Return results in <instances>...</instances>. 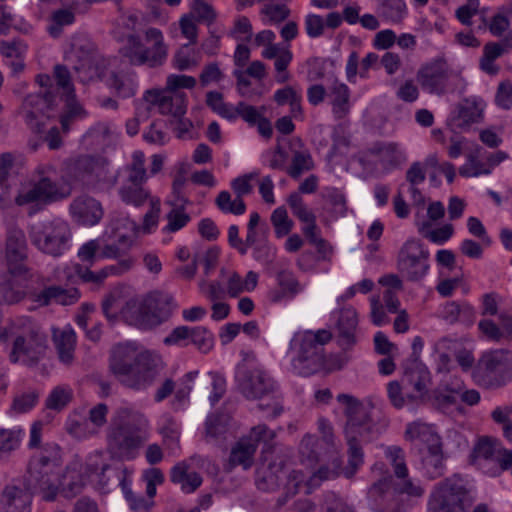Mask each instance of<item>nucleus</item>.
Wrapping results in <instances>:
<instances>
[{"label":"nucleus","mask_w":512,"mask_h":512,"mask_svg":"<svg viewBox=\"0 0 512 512\" xmlns=\"http://www.w3.org/2000/svg\"><path fill=\"white\" fill-rule=\"evenodd\" d=\"M215 202L217 207L224 213L242 215L246 210L243 199L236 196V198L232 200L231 194L228 191H221Z\"/></svg>","instance_id":"nucleus-54"},{"label":"nucleus","mask_w":512,"mask_h":512,"mask_svg":"<svg viewBox=\"0 0 512 512\" xmlns=\"http://www.w3.org/2000/svg\"><path fill=\"white\" fill-rule=\"evenodd\" d=\"M66 432L77 440H84L96 436L86 416L80 413H71L65 422Z\"/></svg>","instance_id":"nucleus-40"},{"label":"nucleus","mask_w":512,"mask_h":512,"mask_svg":"<svg viewBox=\"0 0 512 512\" xmlns=\"http://www.w3.org/2000/svg\"><path fill=\"white\" fill-rule=\"evenodd\" d=\"M290 9L285 4L268 3L260 9L261 21L264 25H279L290 16Z\"/></svg>","instance_id":"nucleus-47"},{"label":"nucleus","mask_w":512,"mask_h":512,"mask_svg":"<svg viewBox=\"0 0 512 512\" xmlns=\"http://www.w3.org/2000/svg\"><path fill=\"white\" fill-rule=\"evenodd\" d=\"M191 11L196 16L198 22H203L207 25H211L217 17L212 5L204 0H192Z\"/></svg>","instance_id":"nucleus-61"},{"label":"nucleus","mask_w":512,"mask_h":512,"mask_svg":"<svg viewBox=\"0 0 512 512\" xmlns=\"http://www.w3.org/2000/svg\"><path fill=\"white\" fill-rule=\"evenodd\" d=\"M284 475V461L280 457H275L268 461L265 457L264 461L257 468L255 474V485L262 492L272 493L277 491L282 482Z\"/></svg>","instance_id":"nucleus-26"},{"label":"nucleus","mask_w":512,"mask_h":512,"mask_svg":"<svg viewBox=\"0 0 512 512\" xmlns=\"http://www.w3.org/2000/svg\"><path fill=\"white\" fill-rule=\"evenodd\" d=\"M422 469L425 475L433 480L444 474V457L442 445L426 449L421 457Z\"/></svg>","instance_id":"nucleus-38"},{"label":"nucleus","mask_w":512,"mask_h":512,"mask_svg":"<svg viewBox=\"0 0 512 512\" xmlns=\"http://www.w3.org/2000/svg\"><path fill=\"white\" fill-rule=\"evenodd\" d=\"M161 358L149 351L137 352L130 345L116 346L110 369L125 387L140 391L151 386L162 370Z\"/></svg>","instance_id":"nucleus-3"},{"label":"nucleus","mask_w":512,"mask_h":512,"mask_svg":"<svg viewBox=\"0 0 512 512\" xmlns=\"http://www.w3.org/2000/svg\"><path fill=\"white\" fill-rule=\"evenodd\" d=\"M68 173L75 180L86 183L115 181L110 175L109 162L100 156L82 155L70 161Z\"/></svg>","instance_id":"nucleus-21"},{"label":"nucleus","mask_w":512,"mask_h":512,"mask_svg":"<svg viewBox=\"0 0 512 512\" xmlns=\"http://www.w3.org/2000/svg\"><path fill=\"white\" fill-rule=\"evenodd\" d=\"M357 326V312L353 308H344L339 312L336 323L337 343L343 350H349L356 344Z\"/></svg>","instance_id":"nucleus-29"},{"label":"nucleus","mask_w":512,"mask_h":512,"mask_svg":"<svg viewBox=\"0 0 512 512\" xmlns=\"http://www.w3.org/2000/svg\"><path fill=\"white\" fill-rule=\"evenodd\" d=\"M121 176V184L136 185L145 184L148 175L145 168V155L142 151H134L131 162L126 164L119 172Z\"/></svg>","instance_id":"nucleus-33"},{"label":"nucleus","mask_w":512,"mask_h":512,"mask_svg":"<svg viewBox=\"0 0 512 512\" xmlns=\"http://www.w3.org/2000/svg\"><path fill=\"white\" fill-rule=\"evenodd\" d=\"M309 482V477L301 470L293 469L291 471H286L284 469L283 475V494L279 496L276 500L277 508H281L286 503L298 494L302 488L307 487Z\"/></svg>","instance_id":"nucleus-32"},{"label":"nucleus","mask_w":512,"mask_h":512,"mask_svg":"<svg viewBox=\"0 0 512 512\" xmlns=\"http://www.w3.org/2000/svg\"><path fill=\"white\" fill-rule=\"evenodd\" d=\"M145 46L140 37L131 34L127 37L125 45L120 49L123 57L135 66L146 65L149 68L162 66L168 57V47L165 44L162 32L157 28L145 31Z\"/></svg>","instance_id":"nucleus-11"},{"label":"nucleus","mask_w":512,"mask_h":512,"mask_svg":"<svg viewBox=\"0 0 512 512\" xmlns=\"http://www.w3.org/2000/svg\"><path fill=\"white\" fill-rule=\"evenodd\" d=\"M270 219L277 238H282L288 235L294 225L293 221L288 217L287 210L284 207L276 208L272 212Z\"/></svg>","instance_id":"nucleus-55"},{"label":"nucleus","mask_w":512,"mask_h":512,"mask_svg":"<svg viewBox=\"0 0 512 512\" xmlns=\"http://www.w3.org/2000/svg\"><path fill=\"white\" fill-rule=\"evenodd\" d=\"M317 438L307 434L303 437L299 445L301 461L307 465H313L319 460V454L316 450Z\"/></svg>","instance_id":"nucleus-60"},{"label":"nucleus","mask_w":512,"mask_h":512,"mask_svg":"<svg viewBox=\"0 0 512 512\" xmlns=\"http://www.w3.org/2000/svg\"><path fill=\"white\" fill-rule=\"evenodd\" d=\"M14 277L11 276L0 281L1 303L8 305L16 304L28 296L40 306H47L52 301L62 305H70L79 298V293L76 289H64L61 286L53 285L38 292L28 283L21 285Z\"/></svg>","instance_id":"nucleus-9"},{"label":"nucleus","mask_w":512,"mask_h":512,"mask_svg":"<svg viewBox=\"0 0 512 512\" xmlns=\"http://www.w3.org/2000/svg\"><path fill=\"white\" fill-rule=\"evenodd\" d=\"M332 106L336 118L341 119L349 112L350 90L344 83H335L332 87Z\"/></svg>","instance_id":"nucleus-50"},{"label":"nucleus","mask_w":512,"mask_h":512,"mask_svg":"<svg viewBox=\"0 0 512 512\" xmlns=\"http://www.w3.org/2000/svg\"><path fill=\"white\" fill-rule=\"evenodd\" d=\"M86 470L90 475L97 476L98 482L103 488L108 485L111 477L107 476L106 473L111 471L112 468L108 463L103 462L101 452H95L88 457Z\"/></svg>","instance_id":"nucleus-51"},{"label":"nucleus","mask_w":512,"mask_h":512,"mask_svg":"<svg viewBox=\"0 0 512 512\" xmlns=\"http://www.w3.org/2000/svg\"><path fill=\"white\" fill-rule=\"evenodd\" d=\"M313 167L314 162L308 151H295L287 173L291 178L298 179L303 173L312 170Z\"/></svg>","instance_id":"nucleus-53"},{"label":"nucleus","mask_w":512,"mask_h":512,"mask_svg":"<svg viewBox=\"0 0 512 512\" xmlns=\"http://www.w3.org/2000/svg\"><path fill=\"white\" fill-rule=\"evenodd\" d=\"M150 437L147 417L127 406L119 407L106 431V451L111 459L134 460Z\"/></svg>","instance_id":"nucleus-1"},{"label":"nucleus","mask_w":512,"mask_h":512,"mask_svg":"<svg viewBox=\"0 0 512 512\" xmlns=\"http://www.w3.org/2000/svg\"><path fill=\"white\" fill-rule=\"evenodd\" d=\"M80 82L86 83L104 76L105 61L100 60L95 45L86 37H76L67 55Z\"/></svg>","instance_id":"nucleus-17"},{"label":"nucleus","mask_w":512,"mask_h":512,"mask_svg":"<svg viewBox=\"0 0 512 512\" xmlns=\"http://www.w3.org/2000/svg\"><path fill=\"white\" fill-rule=\"evenodd\" d=\"M337 400L345 406L344 436L348 446L346 476L351 477L364 463L362 444L372 441L382 431L373 421L371 406L363 404L349 394H339Z\"/></svg>","instance_id":"nucleus-2"},{"label":"nucleus","mask_w":512,"mask_h":512,"mask_svg":"<svg viewBox=\"0 0 512 512\" xmlns=\"http://www.w3.org/2000/svg\"><path fill=\"white\" fill-rule=\"evenodd\" d=\"M143 100L158 108L162 115L182 118L187 111V94L173 93L164 89H150L144 93Z\"/></svg>","instance_id":"nucleus-24"},{"label":"nucleus","mask_w":512,"mask_h":512,"mask_svg":"<svg viewBox=\"0 0 512 512\" xmlns=\"http://www.w3.org/2000/svg\"><path fill=\"white\" fill-rule=\"evenodd\" d=\"M431 382L429 370L418 362H413L404 371L402 377L403 389L407 401L412 403L428 401V386Z\"/></svg>","instance_id":"nucleus-22"},{"label":"nucleus","mask_w":512,"mask_h":512,"mask_svg":"<svg viewBox=\"0 0 512 512\" xmlns=\"http://www.w3.org/2000/svg\"><path fill=\"white\" fill-rule=\"evenodd\" d=\"M480 399L479 391L466 389L464 381L454 375H446L428 396V402L440 411L456 406L459 400L468 406H474Z\"/></svg>","instance_id":"nucleus-15"},{"label":"nucleus","mask_w":512,"mask_h":512,"mask_svg":"<svg viewBox=\"0 0 512 512\" xmlns=\"http://www.w3.org/2000/svg\"><path fill=\"white\" fill-rule=\"evenodd\" d=\"M53 338L60 361L64 364L72 363L76 345V335L73 329L66 327L62 330H55Z\"/></svg>","instance_id":"nucleus-37"},{"label":"nucleus","mask_w":512,"mask_h":512,"mask_svg":"<svg viewBox=\"0 0 512 512\" xmlns=\"http://www.w3.org/2000/svg\"><path fill=\"white\" fill-rule=\"evenodd\" d=\"M5 257L11 276H26L29 272L24 264L27 259L26 237L22 230L10 228L6 238Z\"/></svg>","instance_id":"nucleus-23"},{"label":"nucleus","mask_w":512,"mask_h":512,"mask_svg":"<svg viewBox=\"0 0 512 512\" xmlns=\"http://www.w3.org/2000/svg\"><path fill=\"white\" fill-rule=\"evenodd\" d=\"M23 434L20 428L0 429V459L9 457L20 447Z\"/></svg>","instance_id":"nucleus-45"},{"label":"nucleus","mask_w":512,"mask_h":512,"mask_svg":"<svg viewBox=\"0 0 512 512\" xmlns=\"http://www.w3.org/2000/svg\"><path fill=\"white\" fill-rule=\"evenodd\" d=\"M418 232L426 239L435 244H444L448 241L453 233L454 227L452 224H445L440 228L432 229L430 221H416Z\"/></svg>","instance_id":"nucleus-44"},{"label":"nucleus","mask_w":512,"mask_h":512,"mask_svg":"<svg viewBox=\"0 0 512 512\" xmlns=\"http://www.w3.org/2000/svg\"><path fill=\"white\" fill-rule=\"evenodd\" d=\"M59 464L56 457L41 453L33 457L28 466L25 484L28 490L36 491L45 501H54L58 494Z\"/></svg>","instance_id":"nucleus-14"},{"label":"nucleus","mask_w":512,"mask_h":512,"mask_svg":"<svg viewBox=\"0 0 512 512\" xmlns=\"http://www.w3.org/2000/svg\"><path fill=\"white\" fill-rule=\"evenodd\" d=\"M36 491L28 490L25 484L24 488L15 484L7 485L1 496V506L4 512H30L32 494Z\"/></svg>","instance_id":"nucleus-28"},{"label":"nucleus","mask_w":512,"mask_h":512,"mask_svg":"<svg viewBox=\"0 0 512 512\" xmlns=\"http://www.w3.org/2000/svg\"><path fill=\"white\" fill-rule=\"evenodd\" d=\"M39 394L35 390L27 391L15 396L11 409L17 413L30 411L38 402Z\"/></svg>","instance_id":"nucleus-62"},{"label":"nucleus","mask_w":512,"mask_h":512,"mask_svg":"<svg viewBox=\"0 0 512 512\" xmlns=\"http://www.w3.org/2000/svg\"><path fill=\"white\" fill-rule=\"evenodd\" d=\"M385 459L392 468L393 474L388 471L373 483L368 490V499L376 508V512H400V509L387 510L383 508L387 495L392 490L395 494H406L410 497H421L424 489L418 481L409 476L406 464V454L398 445L382 446Z\"/></svg>","instance_id":"nucleus-4"},{"label":"nucleus","mask_w":512,"mask_h":512,"mask_svg":"<svg viewBox=\"0 0 512 512\" xmlns=\"http://www.w3.org/2000/svg\"><path fill=\"white\" fill-rule=\"evenodd\" d=\"M174 308V299L171 295L152 292L142 300L128 301L121 314L129 325L148 330L167 321Z\"/></svg>","instance_id":"nucleus-6"},{"label":"nucleus","mask_w":512,"mask_h":512,"mask_svg":"<svg viewBox=\"0 0 512 512\" xmlns=\"http://www.w3.org/2000/svg\"><path fill=\"white\" fill-rule=\"evenodd\" d=\"M145 184H121L118 189L119 198L126 205L136 208L142 207L148 200L153 199Z\"/></svg>","instance_id":"nucleus-39"},{"label":"nucleus","mask_w":512,"mask_h":512,"mask_svg":"<svg viewBox=\"0 0 512 512\" xmlns=\"http://www.w3.org/2000/svg\"><path fill=\"white\" fill-rule=\"evenodd\" d=\"M468 482L454 474L435 485L427 505V512H466L472 505Z\"/></svg>","instance_id":"nucleus-12"},{"label":"nucleus","mask_w":512,"mask_h":512,"mask_svg":"<svg viewBox=\"0 0 512 512\" xmlns=\"http://www.w3.org/2000/svg\"><path fill=\"white\" fill-rule=\"evenodd\" d=\"M277 284L288 293L289 299H293L303 290V286L290 270H280L276 275Z\"/></svg>","instance_id":"nucleus-59"},{"label":"nucleus","mask_w":512,"mask_h":512,"mask_svg":"<svg viewBox=\"0 0 512 512\" xmlns=\"http://www.w3.org/2000/svg\"><path fill=\"white\" fill-rule=\"evenodd\" d=\"M252 256L257 262L268 266L276 257V248L268 241L261 240L253 248Z\"/></svg>","instance_id":"nucleus-64"},{"label":"nucleus","mask_w":512,"mask_h":512,"mask_svg":"<svg viewBox=\"0 0 512 512\" xmlns=\"http://www.w3.org/2000/svg\"><path fill=\"white\" fill-rule=\"evenodd\" d=\"M58 96L50 90H40L29 94L24 101L26 110L25 120L27 125L36 133H43L46 121L58 115Z\"/></svg>","instance_id":"nucleus-18"},{"label":"nucleus","mask_w":512,"mask_h":512,"mask_svg":"<svg viewBox=\"0 0 512 512\" xmlns=\"http://www.w3.org/2000/svg\"><path fill=\"white\" fill-rule=\"evenodd\" d=\"M505 52L504 45L498 42H488L483 47V55L479 61L480 69L488 75L498 74L500 68L495 64V60L501 57Z\"/></svg>","instance_id":"nucleus-41"},{"label":"nucleus","mask_w":512,"mask_h":512,"mask_svg":"<svg viewBox=\"0 0 512 512\" xmlns=\"http://www.w3.org/2000/svg\"><path fill=\"white\" fill-rule=\"evenodd\" d=\"M52 166H39L30 181L23 185L15 197L19 206L36 204L46 206L71 195L70 186L57 181Z\"/></svg>","instance_id":"nucleus-7"},{"label":"nucleus","mask_w":512,"mask_h":512,"mask_svg":"<svg viewBox=\"0 0 512 512\" xmlns=\"http://www.w3.org/2000/svg\"><path fill=\"white\" fill-rule=\"evenodd\" d=\"M74 21L75 15L70 9L56 10L52 14L48 32L52 37L57 38L62 33V27L71 25Z\"/></svg>","instance_id":"nucleus-57"},{"label":"nucleus","mask_w":512,"mask_h":512,"mask_svg":"<svg viewBox=\"0 0 512 512\" xmlns=\"http://www.w3.org/2000/svg\"><path fill=\"white\" fill-rule=\"evenodd\" d=\"M275 437L276 432L266 424L253 426L246 435L240 437L231 447L228 470L231 471L237 466H241L244 470L250 469L254 464L259 443L270 445Z\"/></svg>","instance_id":"nucleus-16"},{"label":"nucleus","mask_w":512,"mask_h":512,"mask_svg":"<svg viewBox=\"0 0 512 512\" xmlns=\"http://www.w3.org/2000/svg\"><path fill=\"white\" fill-rule=\"evenodd\" d=\"M405 439L411 442H420L426 445V449L442 445L439 435L431 425L415 421L407 425Z\"/></svg>","instance_id":"nucleus-35"},{"label":"nucleus","mask_w":512,"mask_h":512,"mask_svg":"<svg viewBox=\"0 0 512 512\" xmlns=\"http://www.w3.org/2000/svg\"><path fill=\"white\" fill-rule=\"evenodd\" d=\"M14 341L9 359L12 363L22 362L35 365L44 355L46 336L29 317H21L12 323Z\"/></svg>","instance_id":"nucleus-10"},{"label":"nucleus","mask_w":512,"mask_h":512,"mask_svg":"<svg viewBox=\"0 0 512 512\" xmlns=\"http://www.w3.org/2000/svg\"><path fill=\"white\" fill-rule=\"evenodd\" d=\"M108 84L115 89L119 96L129 98L135 95L137 84L132 78L123 77L111 72Z\"/></svg>","instance_id":"nucleus-58"},{"label":"nucleus","mask_w":512,"mask_h":512,"mask_svg":"<svg viewBox=\"0 0 512 512\" xmlns=\"http://www.w3.org/2000/svg\"><path fill=\"white\" fill-rule=\"evenodd\" d=\"M170 480L180 485L184 493H193L201 484L202 477L197 472H189V465L186 462L177 463L170 472Z\"/></svg>","instance_id":"nucleus-36"},{"label":"nucleus","mask_w":512,"mask_h":512,"mask_svg":"<svg viewBox=\"0 0 512 512\" xmlns=\"http://www.w3.org/2000/svg\"><path fill=\"white\" fill-rule=\"evenodd\" d=\"M73 391L67 385L54 387L45 400V407L54 411L63 410L72 400Z\"/></svg>","instance_id":"nucleus-49"},{"label":"nucleus","mask_w":512,"mask_h":512,"mask_svg":"<svg viewBox=\"0 0 512 512\" xmlns=\"http://www.w3.org/2000/svg\"><path fill=\"white\" fill-rule=\"evenodd\" d=\"M378 14L394 23H399L407 14L406 4L403 0H377Z\"/></svg>","instance_id":"nucleus-46"},{"label":"nucleus","mask_w":512,"mask_h":512,"mask_svg":"<svg viewBox=\"0 0 512 512\" xmlns=\"http://www.w3.org/2000/svg\"><path fill=\"white\" fill-rule=\"evenodd\" d=\"M69 209L77 223L87 226H94L99 223L104 214L101 203L89 196L75 198Z\"/></svg>","instance_id":"nucleus-27"},{"label":"nucleus","mask_w":512,"mask_h":512,"mask_svg":"<svg viewBox=\"0 0 512 512\" xmlns=\"http://www.w3.org/2000/svg\"><path fill=\"white\" fill-rule=\"evenodd\" d=\"M368 152L377 156L382 163L389 165L398 164L403 157L399 145L394 142H375L368 148Z\"/></svg>","instance_id":"nucleus-43"},{"label":"nucleus","mask_w":512,"mask_h":512,"mask_svg":"<svg viewBox=\"0 0 512 512\" xmlns=\"http://www.w3.org/2000/svg\"><path fill=\"white\" fill-rule=\"evenodd\" d=\"M190 344H193L200 352L207 353L214 346L213 334L203 326L192 327Z\"/></svg>","instance_id":"nucleus-56"},{"label":"nucleus","mask_w":512,"mask_h":512,"mask_svg":"<svg viewBox=\"0 0 512 512\" xmlns=\"http://www.w3.org/2000/svg\"><path fill=\"white\" fill-rule=\"evenodd\" d=\"M416 80L424 92L436 96L462 92L467 86L461 71L453 69L443 57L423 64L417 71Z\"/></svg>","instance_id":"nucleus-8"},{"label":"nucleus","mask_w":512,"mask_h":512,"mask_svg":"<svg viewBox=\"0 0 512 512\" xmlns=\"http://www.w3.org/2000/svg\"><path fill=\"white\" fill-rule=\"evenodd\" d=\"M54 77L58 88L62 89L65 101L71 106V111L76 113L80 106L75 100L74 87L71 82V74L64 65H56L54 68Z\"/></svg>","instance_id":"nucleus-42"},{"label":"nucleus","mask_w":512,"mask_h":512,"mask_svg":"<svg viewBox=\"0 0 512 512\" xmlns=\"http://www.w3.org/2000/svg\"><path fill=\"white\" fill-rule=\"evenodd\" d=\"M133 259L126 258L121 260L117 265L107 266L98 272H93L89 267L80 264L74 265V271L77 277L84 283L101 284L109 274H121L128 271L133 266Z\"/></svg>","instance_id":"nucleus-31"},{"label":"nucleus","mask_w":512,"mask_h":512,"mask_svg":"<svg viewBox=\"0 0 512 512\" xmlns=\"http://www.w3.org/2000/svg\"><path fill=\"white\" fill-rule=\"evenodd\" d=\"M475 310L467 302H446L440 313V317L449 324H455L457 322L471 325L475 320Z\"/></svg>","instance_id":"nucleus-34"},{"label":"nucleus","mask_w":512,"mask_h":512,"mask_svg":"<svg viewBox=\"0 0 512 512\" xmlns=\"http://www.w3.org/2000/svg\"><path fill=\"white\" fill-rule=\"evenodd\" d=\"M498 450L496 449L495 443L489 438H481L475 444L471 453V459L473 462L478 460H489L493 458Z\"/></svg>","instance_id":"nucleus-63"},{"label":"nucleus","mask_w":512,"mask_h":512,"mask_svg":"<svg viewBox=\"0 0 512 512\" xmlns=\"http://www.w3.org/2000/svg\"><path fill=\"white\" fill-rule=\"evenodd\" d=\"M331 339L332 333L326 329L295 333L289 344L292 371L307 377L322 370L325 365L323 346Z\"/></svg>","instance_id":"nucleus-5"},{"label":"nucleus","mask_w":512,"mask_h":512,"mask_svg":"<svg viewBox=\"0 0 512 512\" xmlns=\"http://www.w3.org/2000/svg\"><path fill=\"white\" fill-rule=\"evenodd\" d=\"M479 369L486 375H500L512 378V354L503 350L486 353L479 361Z\"/></svg>","instance_id":"nucleus-30"},{"label":"nucleus","mask_w":512,"mask_h":512,"mask_svg":"<svg viewBox=\"0 0 512 512\" xmlns=\"http://www.w3.org/2000/svg\"><path fill=\"white\" fill-rule=\"evenodd\" d=\"M206 105L220 117L227 120H235V106L224 102L222 93L218 91H209L206 93Z\"/></svg>","instance_id":"nucleus-48"},{"label":"nucleus","mask_w":512,"mask_h":512,"mask_svg":"<svg viewBox=\"0 0 512 512\" xmlns=\"http://www.w3.org/2000/svg\"><path fill=\"white\" fill-rule=\"evenodd\" d=\"M235 380L239 392L249 400L261 399L274 394L277 385L273 378L263 369L240 364L237 367Z\"/></svg>","instance_id":"nucleus-19"},{"label":"nucleus","mask_w":512,"mask_h":512,"mask_svg":"<svg viewBox=\"0 0 512 512\" xmlns=\"http://www.w3.org/2000/svg\"><path fill=\"white\" fill-rule=\"evenodd\" d=\"M429 251L416 239L407 240L398 252L397 269L409 281H418L428 272Z\"/></svg>","instance_id":"nucleus-20"},{"label":"nucleus","mask_w":512,"mask_h":512,"mask_svg":"<svg viewBox=\"0 0 512 512\" xmlns=\"http://www.w3.org/2000/svg\"><path fill=\"white\" fill-rule=\"evenodd\" d=\"M485 102L482 98L472 96L458 103L449 118L453 129L467 130L472 124L480 123L484 118Z\"/></svg>","instance_id":"nucleus-25"},{"label":"nucleus","mask_w":512,"mask_h":512,"mask_svg":"<svg viewBox=\"0 0 512 512\" xmlns=\"http://www.w3.org/2000/svg\"><path fill=\"white\" fill-rule=\"evenodd\" d=\"M481 147H478L474 153L467 155L466 162L459 168V174L465 178L478 177L481 175H490L487 162H482L478 159V152Z\"/></svg>","instance_id":"nucleus-52"},{"label":"nucleus","mask_w":512,"mask_h":512,"mask_svg":"<svg viewBox=\"0 0 512 512\" xmlns=\"http://www.w3.org/2000/svg\"><path fill=\"white\" fill-rule=\"evenodd\" d=\"M29 236L31 243L39 251L58 257L67 250L72 233L66 221L54 218L32 225Z\"/></svg>","instance_id":"nucleus-13"}]
</instances>
